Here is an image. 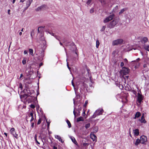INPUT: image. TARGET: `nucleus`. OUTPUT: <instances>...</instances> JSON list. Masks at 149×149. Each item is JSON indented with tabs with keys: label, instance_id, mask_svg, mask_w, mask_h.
<instances>
[{
	"label": "nucleus",
	"instance_id": "f257e3e1",
	"mask_svg": "<svg viewBox=\"0 0 149 149\" xmlns=\"http://www.w3.org/2000/svg\"><path fill=\"white\" fill-rule=\"evenodd\" d=\"M104 112V110L102 108H99L97 110L92 116L93 118H95L96 116L101 115Z\"/></svg>",
	"mask_w": 149,
	"mask_h": 149
},
{
	"label": "nucleus",
	"instance_id": "f03ea898",
	"mask_svg": "<svg viewBox=\"0 0 149 149\" xmlns=\"http://www.w3.org/2000/svg\"><path fill=\"white\" fill-rule=\"evenodd\" d=\"M123 42L122 39H119L113 41L112 45L113 46L122 44Z\"/></svg>",
	"mask_w": 149,
	"mask_h": 149
},
{
	"label": "nucleus",
	"instance_id": "7ed1b4c3",
	"mask_svg": "<svg viewBox=\"0 0 149 149\" xmlns=\"http://www.w3.org/2000/svg\"><path fill=\"white\" fill-rule=\"evenodd\" d=\"M115 15L113 14H112L108 17H107L104 20L103 22L104 23H106L112 19L114 17Z\"/></svg>",
	"mask_w": 149,
	"mask_h": 149
},
{
	"label": "nucleus",
	"instance_id": "20e7f679",
	"mask_svg": "<svg viewBox=\"0 0 149 149\" xmlns=\"http://www.w3.org/2000/svg\"><path fill=\"white\" fill-rule=\"evenodd\" d=\"M129 71L130 70L128 68L123 67L122 68V70H121V72L123 75H125L129 73Z\"/></svg>",
	"mask_w": 149,
	"mask_h": 149
},
{
	"label": "nucleus",
	"instance_id": "39448f33",
	"mask_svg": "<svg viewBox=\"0 0 149 149\" xmlns=\"http://www.w3.org/2000/svg\"><path fill=\"white\" fill-rule=\"evenodd\" d=\"M116 21L113 20L110 22V23L107 25V27L110 29L113 28L116 25Z\"/></svg>",
	"mask_w": 149,
	"mask_h": 149
},
{
	"label": "nucleus",
	"instance_id": "423d86ee",
	"mask_svg": "<svg viewBox=\"0 0 149 149\" xmlns=\"http://www.w3.org/2000/svg\"><path fill=\"white\" fill-rule=\"evenodd\" d=\"M47 7V6L46 5H43L42 6L38 7L36 9V10L37 11H39L41 10H43L45 9Z\"/></svg>",
	"mask_w": 149,
	"mask_h": 149
},
{
	"label": "nucleus",
	"instance_id": "0eeeda50",
	"mask_svg": "<svg viewBox=\"0 0 149 149\" xmlns=\"http://www.w3.org/2000/svg\"><path fill=\"white\" fill-rule=\"evenodd\" d=\"M11 134L13 135V136L16 138H17L18 134H16L15 129L14 128H12L10 131Z\"/></svg>",
	"mask_w": 149,
	"mask_h": 149
},
{
	"label": "nucleus",
	"instance_id": "6e6552de",
	"mask_svg": "<svg viewBox=\"0 0 149 149\" xmlns=\"http://www.w3.org/2000/svg\"><path fill=\"white\" fill-rule=\"evenodd\" d=\"M140 140L141 141V143L142 144H144L147 141V137L145 136H142L140 137Z\"/></svg>",
	"mask_w": 149,
	"mask_h": 149
},
{
	"label": "nucleus",
	"instance_id": "1a4fd4ad",
	"mask_svg": "<svg viewBox=\"0 0 149 149\" xmlns=\"http://www.w3.org/2000/svg\"><path fill=\"white\" fill-rule=\"evenodd\" d=\"M90 137L93 140V141H97V137L94 134L91 133L90 134Z\"/></svg>",
	"mask_w": 149,
	"mask_h": 149
},
{
	"label": "nucleus",
	"instance_id": "9d476101",
	"mask_svg": "<svg viewBox=\"0 0 149 149\" xmlns=\"http://www.w3.org/2000/svg\"><path fill=\"white\" fill-rule=\"evenodd\" d=\"M55 138L58 139L59 141L61 142L62 143H63V141H62V140L61 138V137L58 135H55Z\"/></svg>",
	"mask_w": 149,
	"mask_h": 149
},
{
	"label": "nucleus",
	"instance_id": "9b49d317",
	"mask_svg": "<svg viewBox=\"0 0 149 149\" xmlns=\"http://www.w3.org/2000/svg\"><path fill=\"white\" fill-rule=\"evenodd\" d=\"M33 1V0H29L26 1V6L27 8H28L30 5L31 3Z\"/></svg>",
	"mask_w": 149,
	"mask_h": 149
},
{
	"label": "nucleus",
	"instance_id": "f8f14e48",
	"mask_svg": "<svg viewBox=\"0 0 149 149\" xmlns=\"http://www.w3.org/2000/svg\"><path fill=\"white\" fill-rule=\"evenodd\" d=\"M140 143H141V141L140 140V139H137L134 143V144L136 146H138Z\"/></svg>",
	"mask_w": 149,
	"mask_h": 149
},
{
	"label": "nucleus",
	"instance_id": "ddd939ff",
	"mask_svg": "<svg viewBox=\"0 0 149 149\" xmlns=\"http://www.w3.org/2000/svg\"><path fill=\"white\" fill-rule=\"evenodd\" d=\"M29 96L27 94H24L23 95H20V97L21 98H24L25 99L27 98Z\"/></svg>",
	"mask_w": 149,
	"mask_h": 149
},
{
	"label": "nucleus",
	"instance_id": "4468645a",
	"mask_svg": "<svg viewBox=\"0 0 149 149\" xmlns=\"http://www.w3.org/2000/svg\"><path fill=\"white\" fill-rule=\"evenodd\" d=\"M134 132L135 135L137 136L139 135V130L138 129H136L134 130Z\"/></svg>",
	"mask_w": 149,
	"mask_h": 149
},
{
	"label": "nucleus",
	"instance_id": "2eb2a0df",
	"mask_svg": "<svg viewBox=\"0 0 149 149\" xmlns=\"http://www.w3.org/2000/svg\"><path fill=\"white\" fill-rule=\"evenodd\" d=\"M127 9V8H124L121 9L119 13V15H121Z\"/></svg>",
	"mask_w": 149,
	"mask_h": 149
},
{
	"label": "nucleus",
	"instance_id": "dca6fc26",
	"mask_svg": "<svg viewBox=\"0 0 149 149\" xmlns=\"http://www.w3.org/2000/svg\"><path fill=\"white\" fill-rule=\"evenodd\" d=\"M141 116V113L139 112H137L136 113L135 115L134 119H136V118L139 117Z\"/></svg>",
	"mask_w": 149,
	"mask_h": 149
},
{
	"label": "nucleus",
	"instance_id": "f3484780",
	"mask_svg": "<svg viewBox=\"0 0 149 149\" xmlns=\"http://www.w3.org/2000/svg\"><path fill=\"white\" fill-rule=\"evenodd\" d=\"M148 40V39L146 37H143L142 39V41L144 43H146Z\"/></svg>",
	"mask_w": 149,
	"mask_h": 149
},
{
	"label": "nucleus",
	"instance_id": "a211bd4d",
	"mask_svg": "<svg viewBox=\"0 0 149 149\" xmlns=\"http://www.w3.org/2000/svg\"><path fill=\"white\" fill-rule=\"evenodd\" d=\"M143 100L142 97L141 95L138 97V101L139 103H141Z\"/></svg>",
	"mask_w": 149,
	"mask_h": 149
},
{
	"label": "nucleus",
	"instance_id": "6ab92c4d",
	"mask_svg": "<svg viewBox=\"0 0 149 149\" xmlns=\"http://www.w3.org/2000/svg\"><path fill=\"white\" fill-rule=\"evenodd\" d=\"M84 118L82 117H80L79 118H77V122H78L80 121H84Z\"/></svg>",
	"mask_w": 149,
	"mask_h": 149
},
{
	"label": "nucleus",
	"instance_id": "aec40b11",
	"mask_svg": "<svg viewBox=\"0 0 149 149\" xmlns=\"http://www.w3.org/2000/svg\"><path fill=\"white\" fill-rule=\"evenodd\" d=\"M100 45V42L97 39L96 41V47L97 48H98L99 45Z\"/></svg>",
	"mask_w": 149,
	"mask_h": 149
},
{
	"label": "nucleus",
	"instance_id": "412c9836",
	"mask_svg": "<svg viewBox=\"0 0 149 149\" xmlns=\"http://www.w3.org/2000/svg\"><path fill=\"white\" fill-rule=\"evenodd\" d=\"M29 52L30 54L32 55L33 56L34 55V54L33 53V50L32 49H29Z\"/></svg>",
	"mask_w": 149,
	"mask_h": 149
},
{
	"label": "nucleus",
	"instance_id": "4be33fe9",
	"mask_svg": "<svg viewBox=\"0 0 149 149\" xmlns=\"http://www.w3.org/2000/svg\"><path fill=\"white\" fill-rule=\"evenodd\" d=\"M66 122L68 124L69 127H71V125L69 121L68 120H66Z\"/></svg>",
	"mask_w": 149,
	"mask_h": 149
},
{
	"label": "nucleus",
	"instance_id": "5701e85b",
	"mask_svg": "<svg viewBox=\"0 0 149 149\" xmlns=\"http://www.w3.org/2000/svg\"><path fill=\"white\" fill-rule=\"evenodd\" d=\"M144 49L147 50L148 51H149V45H145L144 46Z\"/></svg>",
	"mask_w": 149,
	"mask_h": 149
},
{
	"label": "nucleus",
	"instance_id": "b1692460",
	"mask_svg": "<svg viewBox=\"0 0 149 149\" xmlns=\"http://www.w3.org/2000/svg\"><path fill=\"white\" fill-rule=\"evenodd\" d=\"M72 86H73V87L74 88V91H75V93H76V91L77 90V89H76V88H75L74 84V83H73V80L72 81Z\"/></svg>",
	"mask_w": 149,
	"mask_h": 149
},
{
	"label": "nucleus",
	"instance_id": "393cba45",
	"mask_svg": "<svg viewBox=\"0 0 149 149\" xmlns=\"http://www.w3.org/2000/svg\"><path fill=\"white\" fill-rule=\"evenodd\" d=\"M101 3L103 4H105L106 3L105 1V0H98Z\"/></svg>",
	"mask_w": 149,
	"mask_h": 149
},
{
	"label": "nucleus",
	"instance_id": "a878e982",
	"mask_svg": "<svg viewBox=\"0 0 149 149\" xmlns=\"http://www.w3.org/2000/svg\"><path fill=\"white\" fill-rule=\"evenodd\" d=\"M29 117H31V118L32 117H33V112H31L28 115Z\"/></svg>",
	"mask_w": 149,
	"mask_h": 149
},
{
	"label": "nucleus",
	"instance_id": "bb28decb",
	"mask_svg": "<svg viewBox=\"0 0 149 149\" xmlns=\"http://www.w3.org/2000/svg\"><path fill=\"white\" fill-rule=\"evenodd\" d=\"M71 139L72 141L75 144H76V143H77V141L74 138H71Z\"/></svg>",
	"mask_w": 149,
	"mask_h": 149
},
{
	"label": "nucleus",
	"instance_id": "cd10ccee",
	"mask_svg": "<svg viewBox=\"0 0 149 149\" xmlns=\"http://www.w3.org/2000/svg\"><path fill=\"white\" fill-rule=\"evenodd\" d=\"M90 126V123H88L85 125V128L86 129H88L89 128Z\"/></svg>",
	"mask_w": 149,
	"mask_h": 149
},
{
	"label": "nucleus",
	"instance_id": "c85d7f7f",
	"mask_svg": "<svg viewBox=\"0 0 149 149\" xmlns=\"http://www.w3.org/2000/svg\"><path fill=\"white\" fill-rule=\"evenodd\" d=\"M140 121L141 123H146V121L145 119H140Z\"/></svg>",
	"mask_w": 149,
	"mask_h": 149
},
{
	"label": "nucleus",
	"instance_id": "c756f323",
	"mask_svg": "<svg viewBox=\"0 0 149 149\" xmlns=\"http://www.w3.org/2000/svg\"><path fill=\"white\" fill-rule=\"evenodd\" d=\"M105 28H106V26H102V29H101L100 31H104L105 30Z\"/></svg>",
	"mask_w": 149,
	"mask_h": 149
},
{
	"label": "nucleus",
	"instance_id": "7c9ffc66",
	"mask_svg": "<svg viewBox=\"0 0 149 149\" xmlns=\"http://www.w3.org/2000/svg\"><path fill=\"white\" fill-rule=\"evenodd\" d=\"M76 107H74V111H73V113H74V117L75 118L76 117V112L75 111V110H76Z\"/></svg>",
	"mask_w": 149,
	"mask_h": 149
},
{
	"label": "nucleus",
	"instance_id": "2f4dec72",
	"mask_svg": "<svg viewBox=\"0 0 149 149\" xmlns=\"http://www.w3.org/2000/svg\"><path fill=\"white\" fill-rule=\"evenodd\" d=\"M92 0H88L87 2V4L88 5L90 4Z\"/></svg>",
	"mask_w": 149,
	"mask_h": 149
},
{
	"label": "nucleus",
	"instance_id": "473e14b6",
	"mask_svg": "<svg viewBox=\"0 0 149 149\" xmlns=\"http://www.w3.org/2000/svg\"><path fill=\"white\" fill-rule=\"evenodd\" d=\"M41 118H40L38 121V123H37V124L38 125H39L40 124V123H41Z\"/></svg>",
	"mask_w": 149,
	"mask_h": 149
},
{
	"label": "nucleus",
	"instance_id": "72a5a7b5",
	"mask_svg": "<svg viewBox=\"0 0 149 149\" xmlns=\"http://www.w3.org/2000/svg\"><path fill=\"white\" fill-rule=\"evenodd\" d=\"M26 60L25 59H24L22 61V63L24 65L26 64Z\"/></svg>",
	"mask_w": 149,
	"mask_h": 149
},
{
	"label": "nucleus",
	"instance_id": "f704fd0d",
	"mask_svg": "<svg viewBox=\"0 0 149 149\" xmlns=\"http://www.w3.org/2000/svg\"><path fill=\"white\" fill-rule=\"evenodd\" d=\"M88 103V100L86 101L84 105V107H86L87 104Z\"/></svg>",
	"mask_w": 149,
	"mask_h": 149
},
{
	"label": "nucleus",
	"instance_id": "c9c22d12",
	"mask_svg": "<svg viewBox=\"0 0 149 149\" xmlns=\"http://www.w3.org/2000/svg\"><path fill=\"white\" fill-rule=\"evenodd\" d=\"M94 12V8L91 9L90 11V12L91 13H93Z\"/></svg>",
	"mask_w": 149,
	"mask_h": 149
},
{
	"label": "nucleus",
	"instance_id": "e433bc0d",
	"mask_svg": "<svg viewBox=\"0 0 149 149\" xmlns=\"http://www.w3.org/2000/svg\"><path fill=\"white\" fill-rule=\"evenodd\" d=\"M142 78L143 79L145 80L146 79V77L144 76V74H143V75L141 76Z\"/></svg>",
	"mask_w": 149,
	"mask_h": 149
},
{
	"label": "nucleus",
	"instance_id": "4c0bfd02",
	"mask_svg": "<svg viewBox=\"0 0 149 149\" xmlns=\"http://www.w3.org/2000/svg\"><path fill=\"white\" fill-rule=\"evenodd\" d=\"M88 144L86 143H83V146L84 147H86L88 146Z\"/></svg>",
	"mask_w": 149,
	"mask_h": 149
},
{
	"label": "nucleus",
	"instance_id": "58836bf2",
	"mask_svg": "<svg viewBox=\"0 0 149 149\" xmlns=\"http://www.w3.org/2000/svg\"><path fill=\"white\" fill-rule=\"evenodd\" d=\"M30 107L32 108V109H34L35 108V106L33 104H31V105H30Z\"/></svg>",
	"mask_w": 149,
	"mask_h": 149
},
{
	"label": "nucleus",
	"instance_id": "ea45409f",
	"mask_svg": "<svg viewBox=\"0 0 149 149\" xmlns=\"http://www.w3.org/2000/svg\"><path fill=\"white\" fill-rule=\"evenodd\" d=\"M94 130H95V132H97V131L98 128L96 127H95L94 128Z\"/></svg>",
	"mask_w": 149,
	"mask_h": 149
},
{
	"label": "nucleus",
	"instance_id": "a19ab883",
	"mask_svg": "<svg viewBox=\"0 0 149 149\" xmlns=\"http://www.w3.org/2000/svg\"><path fill=\"white\" fill-rule=\"evenodd\" d=\"M19 88H20L21 90L22 89V84L21 83L20 84H19Z\"/></svg>",
	"mask_w": 149,
	"mask_h": 149
},
{
	"label": "nucleus",
	"instance_id": "79ce46f5",
	"mask_svg": "<svg viewBox=\"0 0 149 149\" xmlns=\"http://www.w3.org/2000/svg\"><path fill=\"white\" fill-rule=\"evenodd\" d=\"M124 65V63H123V62H121L120 63V66L121 67H122Z\"/></svg>",
	"mask_w": 149,
	"mask_h": 149
},
{
	"label": "nucleus",
	"instance_id": "37998d69",
	"mask_svg": "<svg viewBox=\"0 0 149 149\" xmlns=\"http://www.w3.org/2000/svg\"><path fill=\"white\" fill-rule=\"evenodd\" d=\"M24 54H27L28 53V51L26 50H24Z\"/></svg>",
	"mask_w": 149,
	"mask_h": 149
},
{
	"label": "nucleus",
	"instance_id": "c03bdc74",
	"mask_svg": "<svg viewBox=\"0 0 149 149\" xmlns=\"http://www.w3.org/2000/svg\"><path fill=\"white\" fill-rule=\"evenodd\" d=\"M132 92L134 94H136L137 93L134 90H132Z\"/></svg>",
	"mask_w": 149,
	"mask_h": 149
},
{
	"label": "nucleus",
	"instance_id": "a18cd8bd",
	"mask_svg": "<svg viewBox=\"0 0 149 149\" xmlns=\"http://www.w3.org/2000/svg\"><path fill=\"white\" fill-rule=\"evenodd\" d=\"M34 139L36 141H37V135L36 134L35 136H34Z\"/></svg>",
	"mask_w": 149,
	"mask_h": 149
},
{
	"label": "nucleus",
	"instance_id": "49530a36",
	"mask_svg": "<svg viewBox=\"0 0 149 149\" xmlns=\"http://www.w3.org/2000/svg\"><path fill=\"white\" fill-rule=\"evenodd\" d=\"M124 62L126 63H127L128 62V61L126 58H125L124 59Z\"/></svg>",
	"mask_w": 149,
	"mask_h": 149
},
{
	"label": "nucleus",
	"instance_id": "de8ad7c7",
	"mask_svg": "<svg viewBox=\"0 0 149 149\" xmlns=\"http://www.w3.org/2000/svg\"><path fill=\"white\" fill-rule=\"evenodd\" d=\"M87 72L88 73V75H89V74H90V70L89 69H88L87 70Z\"/></svg>",
	"mask_w": 149,
	"mask_h": 149
},
{
	"label": "nucleus",
	"instance_id": "09e8293b",
	"mask_svg": "<svg viewBox=\"0 0 149 149\" xmlns=\"http://www.w3.org/2000/svg\"><path fill=\"white\" fill-rule=\"evenodd\" d=\"M34 123H31V127L32 128H33L34 127Z\"/></svg>",
	"mask_w": 149,
	"mask_h": 149
},
{
	"label": "nucleus",
	"instance_id": "8fccbe9b",
	"mask_svg": "<svg viewBox=\"0 0 149 149\" xmlns=\"http://www.w3.org/2000/svg\"><path fill=\"white\" fill-rule=\"evenodd\" d=\"M119 87L120 89H122L123 88V87L122 85H120L119 86Z\"/></svg>",
	"mask_w": 149,
	"mask_h": 149
},
{
	"label": "nucleus",
	"instance_id": "3c124183",
	"mask_svg": "<svg viewBox=\"0 0 149 149\" xmlns=\"http://www.w3.org/2000/svg\"><path fill=\"white\" fill-rule=\"evenodd\" d=\"M83 116L84 117L85 115H86L85 111H83Z\"/></svg>",
	"mask_w": 149,
	"mask_h": 149
},
{
	"label": "nucleus",
	"instance_id": "603ef678",
	"mask_svg": "<svg viewBox=\"0 0 149 149\" xmlns=\"http://www.w3.org/2000/svg\"><path fill=\"white\" fill-rule=\"evenodd\" d=\"M33 120H34V118H33V117H31V119L30 120V122H32V121H33Z\"/></svg>",
	"mask_w": 149,
	"mask_h": 149
},
{
	"label": "nucleus",
	"instance_id": "864d4df0",
	"mask_svg": "<svg viewBox=\"0 0 149 149\" xmlns=\"http://www.w3.org/2000/svg\"><path fill=\"white\" fill-rule=\"evenodd\" d=\"M10 10L9 9L8 10V13L9 15H10Z\"/></svg>",
	"mask_w": 149,
	"mask_h": 149
},
{
	"label": "nucleus",
	"instance_id": "5fc2aeb1",
	"mask_svg": "<svg viewBox=\"0 0 149 149\" xmlns=\"http://www.w3.org/2000/svg\"><path fill=\"white\" fill-rule=\"evenodd\" d=\"M145 119L144 116V115L143 114L142 116L141 117V119Z\"/></svg>",
	"mask_w": 149,
	"mask_h": 149
},
{
	"label": "nucleus",
	"instance_id": "6e6d98bb",
	"mask_svg": "<svg viewBox=\"0 0 149 149\" xmlns=\"http://www.w3.org/2000/svg\"><path fill=\"white\" fill-rule=\"evenodd\" d=\"M23 76V74H20V77L19 78V79H20L22 78V77Z\"/></svg>",
	"mask_w": 149,
	"mask_h": 149
},
{
	"label": "nucleus",
	"instance_id": "4d7b16f0",
	"mask_svg": "<svg viewBox=\"0 0 149 149\" xmlns=\"http://www.w3.org/2000/svg\"><path fill=\"white\" fill-rule=\"evenodd\" d=\"M143 66L144 68H146L147 67V65L146 64H144Z\"/></svg>",
	"mask_w": 149,
	"mask_h": 149
},
{
	"label": "nucleus",
	"instance_id": "13d9d810",
	"mask_svg": "<svg viewBox=\"0 0 149 149\" xmlns=\"http://www.w3.org/2000/svg\"><path fill=\"white\" fill-rule=\"evenodd\" d=\"M53 149H57V147L54 146L53 148Z\"/></svg>",
	"mask_w": 149,
	"mask_h": 149
},
{
	"label": "nucleus",
	"instance_id": "bf43d9fd",
	"mask_svg": "<svg viewBox=\"0 0 149 149\" xmlns=\"http://www.w3.org/2000/svg\"><path fill=\"white\" fill-rule=\"evenodd\" d=\"M67 66H68V68L70 70V68L68 64V62L67 63Z\"/></svg>",
	"mask_w": 149,
	"mask_h": 149
},
{
	"label": "nucleus",
	"instance_id": "052dcab7",
	"mask_svg": "<svg viewBox=\"0 0 149 149\" xmlns=\"http://www.w3.org/2000/svg\"><path fill=\"white\" fill-rule=\"evenodd\" d=\"M43 65V63H40V64H39V66L40 67L42 65Z\"/></svg>",
	"mask_w": 149,
	"mask_h": 149
},
{
	"label": "nucleus",
	"instance_id": "680f3d73",
	"mask_svg": "<svg viewBox=\"0 0 149 149\" xmlns=\"http://www.w3.org/2000/svg\"><path fill=\"white\" fill-rule=\"evenodd\" d=\"M40 28H41V27H39L38 28V33H39V32H40L39 29H40Z\"/></svg>",
	"mask_w": 149,
	"mask_h": 149
},
{
	"label": "nucleus",
	"instance_id": "e2e57ef3",
	"mask_svg": "<svg viewBox=\"0 0 149 149\" xmlns=\"http://www.w3.org/2000/svg\"><path fill=\"white\" fill-rule=\"evenodd\" d=\"M22 34V32H20L19 33V34L20 36H21Z\"/></svg>",
	"mask_w": 149,
	"mask_h": 149
},
{
	"label": "nucleus",
	"instance_id": "0e129e2a",
	"mask_svg": "<svg viewBox=\"0 0 149 149\" xmlns=\"http://www.w3.org/2000/svg\"><path fill=\"white\" fill-rule=\"evenodd\" d=\"M25 0H20V2H23L25 1Z\"/></svg>",
	"mask_w": 149,
	"mask_h": 149
},
{
	"label": "nucleus",
	"instance_id": "69168bd1",
	"mask_svg": "<svg viewBox=\"0 0 149 149\" xmlns=\"http://www.w3.org/2000/svg\"><path fill=\"white\" fill-rule=\"evenodd\" d=\"M47 126H48V127H49V123H48L47 121Z\"/></svg>",
	"mask_w": 149,
	"mask_h": 149
},
{
	"label": "nucleus",
	"instance_id": "338daca9",
	"mask_svg": "<svg viewBox=\"0 0 149 149\" xmlns=\"http://www.w3.org/2000/svg\"><path fill=\"white\" fill-rule=\"evenodd\" d=\"M34 30H32L31 32V33H32V34H33V33H34Z\"/></svg>",
	"mask_w": 149,
	"mask_h": 149
},
{
	"label": "nucleus",
	"instance_id": "774afa93",
	"mask_svg": "<svg viewBox=\"0 0 149 149\" xmlns=\"http://www.w3.org/2000/svg\"><path fill=\"white\" fill-rule=\"evenodd\" d=\"M4 134L5 135L6 137L7 136V134L5 132Z\"/></svg>",
	"mask_w": 149,
	"mask_h": 149
}]
</instances>
